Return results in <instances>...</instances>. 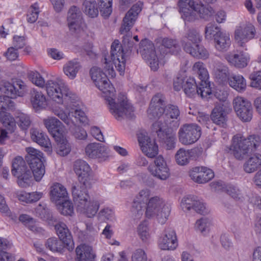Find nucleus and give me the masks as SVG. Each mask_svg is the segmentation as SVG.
<instances>
[{"label": "nucleus", "mask_w": 261, "mask_h": 261, "mask_svg": "<svg viewBox=\"0 0 261 261\" xmlns=\"http://www.w3.org/2000/svg\"><path fill=\"white\" fill-rule=\"evenodd\" d=\"M106 81H102L101 85L96 87L103 93L111 114L119 121L125 118H133L134 108L128 102L126 96L120 93L114 98L115 89L108 78Z\"/></svg>", "instance_id": "obj_1"}, {"label": "nucleus", "mask_w": 261, "mask_h": 261, "mask_svg": "<svg viewBox=\"0 0 261 261\" xmlns=\"http://www.w3.org/2000/svg\"><path fill=\"white\" fill-rule=\"evenodd\" d=\"M109 58H105V68L108 73L112 77L115 75L113 64L120 74L123 73L125 66L124 54L122 45L118 40H115L111 45L110 60Z\"/></svg>", "instance_id": "obj_2"}, {"label": "nucleus", "mask_w": 261, "mask_h": 261, "mask_svg": "<svg viewBox=\"0 0 261 261\" xmlns=\"http://www.w3.org/2000/svg\"><path fill=\"white\" fill-rule=\"evenodd\" d=\"M142 5L141 2H139L132 7L123 18L120 28V33L125 35L122 40L123 44L128 49H132L134 45L132 35L128 32L134 25L139 13L141 12Z\"/></svg>", "instance_id": "obj_3"}, {"label": "nucleus", "mask_w": 261, "mask_h": 261, "mask_svg": "<svg viewBox=\"0 0 261 261\" xmlns=\"http://www.w3.org/2000/svg\"><path fill=\"white\" fill-rule=\"evenodd\" d=\"M170 212L169 206L158 196L150 198L146 206V216L148 218L155 217L159 223L164 224L167 219Z\"/></svg>", "instance_id": "obj_4"}, {"label": "nucleus", "mask_w": 261, "mask_h": 261, "mask_svg": "<svg viewBox=\"0 0 261 261\" xmlns=\"http://www.w3.org/2000/svg\"><path fill=\"white\" fill-rule=\"evenodd\" d=\"M45 86L48 96L58 103H63L64 100L76 98V96L61 82L49 80Z\"/></svg>", "instance_id": "obj_5"}, {"label": "nucleus", "mask_w": 261, "mask_h": 261, "mask_svg": "<svg viewBox=\"0 0 261 261\" xmlns=\"http://www.w3.org/2000/svg\"><path fill=\"white\" fill-rule=\"evenodd\" d=\"M11 172L18 178L17 182L20 187L25 188L31 184L32 172L28 169L25 161L20 156L16 157L12 162Z\"/></svg>", "instance_id": "obj_6"}, {"label": "nucleus", "mask_w": 261, "mask_h": 261, "mask_svg": "<svg viewBox=\"0 0 261 261\" xmlns=\"http://www.w3.org/2000/svg\"><path fill=\"white\" fill-rule=\"evenodd\" d=\"M201 135V127L194 123L182 124L178 132L179 142L185 145H191L195 143Z\"/></svg>", "instance_id": "obj_7"}, {"label": "nucleus", "mask_w": 261, "mask_h": 261, "mask_svg": "<svg viewBox=\"0 0 261 261\" xmlns=\"http://www.w3.org/2000/svg\"><path fill=\"white\" fill-rule=\"evenodd\" d=\"M193 70L196 73L200 80L197 87V95H200L202 97H206L211 93L210 82L208 81V73L201 62H196L193 66Z\"/></svg>", "instance_id": "obj_8"}, {"label": "nucleus", "mask_w": 261, "mask_h": 261, "mask_svg": "<svg viewBox=\"0 0 261 261\" xmlns=\"http://www.w3.org/2000/svg\"><path fill=\"white\" fill-rule=\"evenodd\" d=\"M140 52L151 70H157L159 68V59L153 43L148 39L141 40L140 43Z\"/></svg>", "instance_id": "obj_9"}, {"label": "nucleus", "mask_w": 261, "mask_h": 261, "mask_svg": "<svg viewBox=\"0 0 261 261\" xmlns=\"http://www.w3.org/2000/svg\"><path fill=\"white\" fill-rule=\"evenodd\" d=\"M73 170L78 176L80 184L85 188H90L93 179L92 172L89 165L83 160H77L74 163Z\"/></svg>", "instance_id": "obj_10"}, {"label": "nucleus", "mask_w": 261, "mask_h": 261, "mask_svg": "<svg viewBox=\"0 0 261 261\" xmlns=\"http://www.w3.org/2000/svg\"><path fill=\"white\" fill-rule=\"evenodd\" d=\"M234 109L237 116L244 122L250 121L252 117L251 103L242 97L238 96L233 101Z\"/></svg>", "instance_id": "obj_11"}, {"label": "nucleus", "mask_w": 261, "mask_h": 261, "mask_svg": "<svg viewBox=\"0 0 261 261\" xmlns=\"http://www.w3.org/2000/svg\"><path fill=\"white\" fill-rule=\"evenodd\" d=\"M138 140L142 152L148 158H152L158 153V146L154 140H151L146 132L138 134Z\"/></svg>", "instance_id": "obj_12"}, {"label": "nucleus", "mask_w": 261, "mask_h": 261, "mask_svg": "<svg viewBox=\"0 0 261 261\" xmlns=\"http://www.w3.org/2000/svg\"><path fill=\"white\" fill-rule=\"evenodd\" d=\"M170 128L163 125L162 120H158L152 124V130L163 141L166 143L169 149L174 147L175 140V134H173Z\"/></svg>", "instance_id": "obj_13"}, {"label": "nucleus", "mask_w": 261, "mask_h": 261, "mask_svg": "<svg viewBox=\"0 0 261 261\" xmlns=\"http://www.w3.org/2000/svg\"><path fill=\"white\" fill-rule=\"evenodd\" d=\"M180 115V111L177 106L173 105H168L165 107L163 117L159 120H162L163 125L171 129H176L179 125L178 120Z\"/></svg>", "instance_id": "obj_14"}, {"label": "nucleus", "mask_w": 261, "mask_h": 261, "mask_svg": "<svg viewBox=\"0 0 261 261\" xmlns=\"http://www.w3.org/2000/svg\"><path fill=\"white\" fill-rule=\"evenodd\" d=\"M255 34L254 27L251 23L238 28L234 32V39L239 46L244 47L245 43L252 39Z\"/></svg>", "instance_id": "obj_15"}, {"label": "nucleus", "mask_w": 261, "mask_h": 261, "mask_svg": "<svg viewBox=\"0 0 261 261\" xmlns=\"http://www.w3.org/2000/svg\"><path fill=\"white\" fill-rule=\"evenodd\" d=\"M165 97L161 93H157L152 98L147 110L148 115L151 118H160L165 112Z\"/></svg>", "instance_id": "obj_16"}, {"label": "nucleus", "mask_w": 261, "mask_h": 261, "mask_svg": "<svg viewBox=\"0 0 261 261\" xmlns=\"http://www.w3.org/2000/svg\"><path fill=\"white\" fill-rule=\"evenodd\" d=\"M154 165L149 166L148 169L151 174L162 180L166 179L169 176V169L164 158L159 155L154 161Z\"/></svg>", "instance_id": "obj_17"}, {"label": "nucleus", "mask_w": 261, "mask_h": 261, "mask_svg": "<svg viewBox=\"0 0 261 261\" xmlns=\"http://www.w3.org/2000/svg\"><path fill=\"white\" fill-rule=\"evenodd\" d=\"M178 7L181 17L185 21L192 22L196 19V6L193 0H179Z\"/></svg>", "instance_id": "obj_18"}, {"label": "nucleus", "mask_w": 261, "mask_h": 261, "mask_svg": "<svg viewBox=\"0 0 261 261\" xmlns=\"http://www.w3.org/2000/svg\"><path fill=\"white\" fill-rule=\"evenodd\" d=\"M68 99L67 101L64 100L63 103H60L64 106V109L60 106H54L53 108L54 114L59 118L67 125H70L73 123V121L71 120V114H72L71 103L73 102L74 99Z\"/></svg>", "instance_id": "obj_19"}, {"label": "nucleus", "mask_w": 261, "mask_h": 261, "mask_svg": "<svg viewBox=\"0 0 261 261\" xmlns=\"http://www.w3.org/2000/svg\"><path fill=\"white\" fill-rule=\"evenodd\" d=\"M252 151L253 149H251L246 138L238 136L233 137V154L236 159L241 160L246 154Z\"/></svg>", "instance_id": "obj_20"}, {"label": "nucleus", "mask_w": 261, "mask_h": 261, "mask_svg": "<svg viewBox=\"0 0 261 261\" xmlns=\"http://www.w3.org/2000/svg\"><path fill=\"white\" fill-rule=\"evenodd\" d=\"M177 246L178 243L175 231L171 227L166 228L163 236L160 241V248L164 250H173Z\"/></svg>", "instance_id": "obj_21"}, {"label": "nucleus", "mask_w": 261, "mask_h": 261, "mask_svg": "<svg viewBox=\"0 0 261 261\" xmlns=\"http://www.w3.org/2000/svg\"><path fill=\"white\" fill-rule=\"evenodd\" d=\"M181 206L184 211L194 210L196 213L204 214L206 213L205 205L203 203L197 200V197L189 195L182 199Z\"/></svg>", "instance_id": "obj_22"}, {"label": "nucleus", "mask_w": 261, "mask_h": 261, "mask_svg": "<svg viewBox=\"0 0 261 261\" xmlns=\"http://www.w3.org/2000/svg\"><path fill=\"white\" fill-rule=\"evenodd\" d=\"M26 90L27 86L23 82L19 80L14 81L12 84H6L3 89L4 92L11 98L22 96Z\"/></svg>", "instance_id": "obj_23"}, {"label": "nucleus", "mask_w": 261, "mask_h": 261, "mask_svg": "<svg viewBox=\"0 0 261 261\" xmlns=\"http://www.w3.org/2000/svg\"><path fill=\"white\" fill-rule=\"evenodd\" d=\"M201 41V37L199 33L194 29H190L182 37L181 43L184 50L187 52L199 44Z\"/></svg>", "instance_id": "obj_24"}, {"label": "nucleus", "mask_w": 261, "mask_h": 261, "mask_svg": "<svg viewBox=\"0 0 261 261\" xmlns=\"http://www.w3.org/2000/svg\"><path fill=\"white\" fill-rule=\"evenodd\" d=\"M86 189L83 185L76 184L72 186V194L77 210L90 199Z\"/></svg>", "instance_id": "obj_25"}, {"label": "nucleus", "mask_w": 261, "mask_h": 261, "mask_svg": "<svg viewBox=\"0 0 261 261\" xmlns=\"http://www.w3.org/2000/svg\"><path fill=\"white\" fill-rule=\"evenodd\" d=\"M43 123L54 139L63 135V124L57 118L50 117L44 119Z\"/></svg>", "instance_id": "obj_26"}, {"label": "nucleus", "mask_w": 261, "mask_h": 261, "mask_svg": "<svg viewBox=\"0 0 261 261\" xmlns=\"http://www.w3.org/2000/svg\"><path fill=\"white\" fill-rule=\"evenodd\" d=\"M211 118L216 124L225 127L228 118L224 106L221 104L216 105L212 111Z\"/></svg>", "instance_id": "obj_27"}, {"label": "nucleus", "mask_w": 261, "mask_h": 261, "mask_svg": "<svg viewBox=\"0 0 261 261\" xmlns=\"http://www.w3.org/2000/svg\"><path fill=\"white\" fill-rule=\"evenodd\" d=\"M225 59L230 64L238 68L247 66L249 58L242 52L238 54L229 53L225 56Z\"/></svg>", "instance_id": "obj_28"}, {"label": "nucleus", "mask_w": 261, "mask_h": 261, "mask_svg": "<svg viewBox=\"0 0 261 261\" xmlns=\"http://www.w3.org/2000/svg\"><path fill=\"white\" fill-rule=\"evenodd\" d=\"M180 49V46L177 40L169 38H164L162 39L160 51L163 56L168 53L176 54Z\"/></svg>", "instance_id": "obj_29"}, {"label": "nucleus", "mask_w": 261, "mask_h": 261, "mask_svg": "<svg viewBox=\"0 0 261 261\" xmlns=\"http://www.w3.org/2000/svg\"><path fill=\"white\" fill-rule=\"evenodd\" d=\"M30 95L31 102L34 109L39 110L46 107V97L40 91L34 88L31 90Z\"/></svg>", "instance_id": "obj_30"}, {"label": "nucleus", "mask_w": 261, "mask_h": 261, "mask_svg": "<svg viewBox=\"0 0 261 261\" xmlns=\"http://www.w3.org/2000/svg\"><path fill=\"white\" fill-rule=\"evenodd\" d=\"M75 252L76 261H93L95 257L92 247L85 244L78 246Z\"/></svg>", "instance_id": "obj_31"}, {"label": "nucleus", "mask_w": 261, "mask_h": 261, "mask_svg": "<svg viewBox=\"0 0 261 261\" xmlns=\"http://www.w3.org/2000/svg\"><path fill=\"white\" fill-rule=\"evenodd\" d=\"M85 153L90 158H102L107 153L105 146L98 143L89 144L85 148Z\"/></svg>", "instance_id": "obj_32"}, {"label": "nucleus", "mask_w": 261, "mask_h": 261, "mask_svg": "<svg viewBox=\"0 0 261 261\" xmlns=\"http://www.w3.org/2000/svg\"><path fill=\"white\" fill-rule=\"evenodd\" d=\"M214 72L216 79L220 84L227 83L230 77L228 68L220 63L214 65Z\"/></svg>", "instance_id": "obj_33"}, {"label": "nucleus", "mask_w": 261, "mask_h": 261, "mask_svg": "<svg viewBox=\"0 0 261 261\" xmlns=\"http://www.w3.org/2000/svg\"><path fill=\"white\" fill-rule=\"evenodd\" d=\"M53 225L55 226L59 239L62 240L65 244L68 245L72 241V237L66 225L63 222L58 221L56 219V222H54Z\"/></svg>", "instance_id": "obj_34"}, {"label": "nucleus", "mask_w": 261, "mask_h": 261, "mask_svg": "<svg viewBox=\"0 0 261 261\" xmlns=\"http://www.w3.org/2000/svg\"><path fill=\"white\" fill-rule=\"evenodd\" d=\"M99 208V202L95 199L90 198L86 202V203L80 207L77 211L88 218H92L96 215Z\"/></svg>", "instance_id": "obj_35"}, {"label": "nucleus", "mask_w": 261, "mask_h": 261, "mask_svg": "<svg viewBox=\"0 0 261 261\" xmlns=\"http://www.w3.org/2000/svg\"><path fill=\"white\" fill-rule=\"evenodd\" d=\"M214 46L217 50L220 52L226 51L231 45L229 34L223 32L218 37H215Z\"/></svg>", "instance_id": "obj_36"}, {"label": "nucleus", "mask_w": 261, "mask_h": 261, "mask_svg": "<svg viewBox=\"0 0 261 261\" xmlns=\"http://www.w3.org/2000/svg\"><path fill=\"white\" fill-rule=\"evenodd\" d=\"M261 167V154L254 153L251 154L243 165L245 172L251 173L256 171Z\"/></svg>", "instance_id": "obj_37"}, {"label": "nucleus", "mask_w": 261, "mask_h": 261, "mask_svg": "<svg viewBox=\"0 0 261 261\" xmlns=\"http://www.w3.org/2000/svg\"><path fill=\"white\" fill-rule=\"evenodd\" d=\"M51 199L55 202L63 201L68 197L66 189L61 184H55L51 188Z\"/></svg>", "instance_id": "obj_38"}, {"label": "nucleus", "mask_w": 261, "mask_h": 261, "mask_svg": "<svg viewBox=\"0 0 261 261\" xmlns=\"http://www.w3.org/2000/svg\"><path fill=\"white\" fill-rule=\"evenodd\" d=\"M31 134V138L33 141L45 147L48 151L51 150V143L48 137L45 134L37 129H33Z\"/></svg>", "instance_id": "obj_39"}, {"label": "nucleus", "mask_w": 261, "mask_h": 261, "mask_svg": "<svg viewBox=\"0 0 261 261\" xmlns=\"http://www.w3.org/2000/svg\"><path fill=\"white\" fill-rule=\"evenodd\" d=\"M196 152L195 149L186 150L182 148H180L175 155L177 164L180 166L187 165L189 163L191 158L193 156Z\"/></svg>", "instance_id": "obj_40"}, {"label": "nucleus", "mask_w": 261, "mask_h": 261, "mask_svg": "<svg viewBox=\"0 0 261 261\" xmlns=\"http://www.w3.org/2000/svg\"><path fill=\"white\" fill-rule=\"evenodd\" d=\"M57 143L56 152L61 156H65L69 153L71 147L63 135L55 138Z\"/></svg>", "instance_id": "obj_41"}, {"label": "nucleus", "mask_w": 261, "mask_h": 261, "mask_svg": "<svg viewBox=\"0 0 261 261\" xmlns=\"http://www.w3.org/2000/svg\"><path fill=\"white\" fill-rule=\"evenodd\" d=\"M36 213L41 219L48 221L49 224H54L56 222V218L45 204H39L36 208Z\"/></svg>", "instance_id": "obj_42"}, {"label": "nucleus", "mask_w": 261, "mask_h": 261, "mask_svg": "<svg viewBox=\"0 0 261 261\" xmlns=\"http://www.w3.org/2000/svg\"><path fill=\"white\" fill-rule=\"evenodd\" d=\"M25 151L27 154L25 155V160L28 163L31 164L34 162L45 161L43 157V153L39 150L31 147H27Z\"/></svg>", "instance_id": "obj_43"}, {"label": "nucleus", "mask_w": 261, "mask_h": 261, "mask_svg": "<svg viewBox=\"0 0 261 261\" xmlns=\"http://www.w3.org/2000/svg\"><path fill=\"white\" fill-rule=\"evenodd\" d=\"M230 86L239 92L243 91L246 88V82L241 75H233L229 81Z\"/></svg>", "instance_id": "obj_44"}, {"label": "nucleus", "mask_w": 261, "mask_h": 261, "mask_svg": "<svg viewBox=\"0 0 261 261\" xmlns=\"http://www.w3.org/2000/svg\"><path fill=\"white\" fill-rule=\"evenodd\" d=\"M44 161L34 162L29 164L32 174L34 175V178L36 181H40L45 173V166L43 164Z\"/></svg>", "instance_id": "obj_45"}, {"label": "nucleus", "mask_w": 261, "mask_h": 261, "mask_svg": "<svg viewBox=\"0 0 261 261\" xmlns=\"http://www.w3.org/2000/svg\"><path fill=\"white\" fill-rule=\"evenodd\" d=\"M81 68L79 62L76 61H70L64 66L63 70L64 73L70 79H74L77 73Z\"/></svg>", "instance_id": "obj_46"}, {"label": "nucleus", "mask_w": 261, "mask_h": 261, "mask_svg": "<svg viewBox=\"0 0 261 261\" xmlns=\"http://www.w3.org/2000/svg\"><path fill=\"white\" fill-rule=\"evenodd\" d=\"M198 86L194 78L188 77L186 79L183 85V90L188 96L192 97L198 92Z\"/></svg>", "instance_id": "obj_47"}, {"label": "nucleus", "mask_w": 261, "mask_h": 261, "mask_svg": "<svg viewBox=\"0 0 261 261\" xmlns=\"http://www.w3.org/2000/svg\"><path fill=\"white\" fill-rule=\"evenodd\" d=\"M84 12L89 17L94 18L98 14V10L95 0H83Z\"/></svg>", "instance_id": "obj_48"}, {"label": "nucleus", "mask_w": 261, "mask_h": 261, "mask_svg": "<svg viewBox=\"0 0 261 261\" xmlns=\"http://www.w3.org/2000/svg\"><path fill=\"white\" fill-rule=\"evenodd\" d=\"M195 11L196 13H198L201 18L206 20H209L214 13V10L212 7L203 4H197Z\"/></svg>", "instance_id": "obj_49"}, {"label": "nucleus", "mask_w": 261, "mask_h": 261, "mask_svg": "<svg viewBox=\"0 0 261 261\" xmlns=\"http://www.w3.org/2000/svg\"><path fill=\"white\" fill-rule=\"evenodd\" d=\"M205 37L207 39L214 40L222 32L221 28L214 23H208L205 28Z\"/></svg>", "instance_id": "obj_50"}, {"label": "nucleus", "mask_w": 261, "mask_h": 261, "mask_svg": "<svg viewBox=\"0 0 261 261\" xmlns=\"http://www.w3.org/2000/svg\"><path fill=\"white\" fill-rule=\"evenodd\" d=\"M64 244L63 241L60 239L53 237L47 240L45 246L53 252H60L64 248Z\"/></svg>", "instance_id": "obj_51"}, {"label": "nucleus", "mask_w": 261, "mask_h": 261, "mask_svg": "<svg viewBox=\"0 0 261 261\" xmlns=\"http://www.w3.org/2000/svg\"><path fill=\"white\" fill-rule=\"evenodd\" d=\"M90 74L91 79L94 82L96 86L101 85L102 81H106L107 76L103 73L100 68L97 67H93L90 70Z\"/></svg>", "instance_id": "obj_52"}, {"label": "nucleus", "mask_w": 261, "mask_h": 261, "mask_svg": "<svg viewBox=\"0 0 261 261\" xmlns=\"http://www.w3.org/2000/svg\"><path fill=\"white\" fill-rule=\"evenodd\" d=\"M186 53L194 57L201 59H206L209 57L208 51L203 46L199 45V44H197Z\"/></svg>", "instance_id": "obj_53"}, {"label": "nucleus", "mask_w": 261, "mask_h": 261, "mask_svg": "<svg viewBox=\"0 0 261 261\" xmlns=\"http://www.w3.org/2000/svg\"><path fill=\"white\" fill-rule=\"evenodd\" d=\"M199 173L198 180L199 184L206 183L214 177L213 171L211 169L203 166L200 167Z\"/></svg>", "instance_id": "obj_54"}, {"label": "nucleus", "mask_w": 261, "mask_h": 261, "mask_svg": "<svg viewBox=\"0 0 261 261\" xmlns=\"http://www.w3.org/2000/svg\"><path fill=\"white\" fill-rule=\"evenodd\" d=\"M16 122L19 127L24 130L28 129L32 123V120L30 116L22 113L18 114V115L16 117Z\"/></svg>", "instance_id": "obj_55"}, {"label": "nucleus", "mask_w": 261, "mask_h": 261, "mask_svg": "<svg viewBox=\"0 0 261 261\" xmlns=\"http://www.w3.org/2000/svg\"><path fill=\"white\" fill-rule=\"evenodd\" d=\"M28 77L33 84L38 87L43 88L44 87L45 81L41 74L36 71H30L28 73Z\"/></svg>", "instance_id": "obj_56"}, {"label": "nucleus", "mask_w": 261, "mask_h": 261, "mask_svg": "<svg viewBox=\"0 0 261 261\" xmlns=\"http://www.w3.org/2000/svg\"><path fill=\"white\" fill-rule=\"evenodd\" d=\"M58 203V210L61 214L65 216L71 215L73 213V207L71 201L66 199Z\"/></svg>", "instance_id": "obj_57"}, {"label": "nucleus", "mask_w": 261, "mask_h": 261, "mask_svg": "<svg viewBox=\"0 0 261 261\" xmlns=\"http://www.w3.org/2000/svg\"><path fill=\"white\" fill-rule=\"evenodd\" d=\"M148 224L146 221L141 222L138 227V233L143 241L147 240L150 236Z\"/></svg>", "instance_id": "obj_58"}, {"label": "nucleus", "mask_w": 261, "mask_h": 261, "mask_svg": "<svg viewBox=\"0 0 261 261\" xmlns=\"http://www.w3.org/2000/svg\"><path fill=\"white\" fill-rule=\"evenodd\" d=\"M144 207L145 205L143 203L134 200L131 209L132 217L134 219H140L143 214Z\"/></svg>", "instance_id": "obj_59"}, {"label": "nucleus", "mask_w": 261, "mask_h": 261, "mask_svg": "<svg viewBox=\"0 0 261 261\" xmlns=\"http://www.w3.org/2000/svg\"><path fill=\"white\" fill-rule=\"evenodd\" d=\"M12 99L8 95L0 96V109L2 111L13 110L15 108V103Z\"/></svg>", "instance_id": "obj_60"}, {"label": "nucleus", "mask_w": 261, "mask_h": 261, "mask_svg": "<svg viewBox=\"0 0 261 261\" xmlns=\"http://www.w3.org/2000/svg\"><path fill=\"white\" fill-rule=\"evenodd\" d=\"M39 13V7L37 4L31 6L27 15L28 22L31 23L35 22L38 19Z\"/></svg>", "instance_id": "obj_61"}, {"label": "nucleus", "mask_w": 261, "mask_h": 261, "mask_svg": "<svg viewBox=\"0 0 261 261\" xmlns=\"http://www.w3.org/2000/svg\"><path fill=\"white\" fill-rule=\"evenodd\" d=\"M69 126V130L75 138L84 140L87 138V134L83 128L75 125L73 122Z\"/></svg>", "instance_id": "obj_62"}, {"label": "nucleus", "mask_w": 261, "mask_h": 261, "mask_svg": "<svg viewBox=\"0 0 261 261\" xmlns=\"http://www.w3.org/2000/svg\"><path fill=\"white\" fill-rule=\"evenodd\" d=\"M77 105L75 100L71 103L72 114H71V118L74 117L80 121L84 122L86 119L85 113L79 109Z\"/></svg>", "instance_id": "obj_63"}, {"label": "nucleus", "mask_w": 261, "mask_h": 261, "mask_svg": "<svg viewBox=\"0 0 261 261\" xmlns=\"http://www.w3.org/2000/svg\"><path fill=\"white\" fill-rule=\"evenodd\" d=\"M82 12L80 9L75 6L71 7L68 11L67 21H74L82 20Z\"/></svg>", "instance_id": "obj_64"}]
</instances>
